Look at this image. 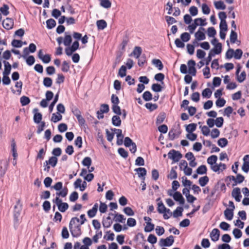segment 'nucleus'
Returning a JSON list of instances; mask_svg holds the SVG:
<instances>
[{
    "instance_id": "nucleus-42",
    "label": "nucleus",
    "mask_w": 249,
    "mask_h": 249,
    "mask_svg": "<svg viewBox=\"0 0 249 249\" xmlns=\"http://www.w3.org/2000/svg\"><path fill=\"white\" fill-rule=\"evenodd\" d=\"M47 27L48 29H52L55 27L56 25L55 21L52 18L49 19L47 20Z\"/></svg>"
},
{
    "instance_id": "nucleus-31",
    "label": "nucleus",
    "mask_w": 249,
    "mask_h": 249,
    "mask_svg": "<svg viewBox=\"0 0 249 249\" xmlns=\"http://www.w3.org/2000/svg\"><path fill=\"white\" fill-rule=\"evenodd\" d=\"M197 124H190L186 126V131L187 133H192L196 130Z\"/></svg>"
},
{
    "instance_id": "nucleus-51",
    "label": "nucleus",
    "mask_w": 249,
    "mask_h": 249,
    "mask_svg": "<svg viewBox=\"0 0 249 249\" xmlns=\"http://www.w3.org/2000/svg\"><path fill=\"white\" fill-rule=\"evenodd\" d=\"M177 177V174L174 168H172L168 175V178L171 179L176 178Z\"/></svg>"
},
{
    "instance_id": "nucleus-1",
    "label": "nucleus",
    "mask_w": 249,
    "mask_h": 249,
    "mask_svg": "<svg viewBox=\"0 0 249 249\" xmlns=\"http://www.w3.org/2000/svg\"><path fill=\"white\" fill-rule=\"evenodd\" d=\"M206 24L207 22L205 18H196L194 19V22L192 24H190L188 26V30L190 33L193 34L197 26H200L202 27Z\"/></svg>"
},
{
    "instance_id": "nucleus-18",
    "label": "nucleus",
    "mask_w": 249,
    "mask_h": 249,
    "mask_svg": "<svg viewBox=\"0 0 249 249\" xmlns=\"http://www.w3.org/2000/svg\"><path fill=\"white\" fill-rule=\"evenodd\" d=\"M11 148L12 153V155L14 157V160H16L18 157V153L17 150L16 142L14 139H12L11 141Z\"/></svg>"
},
{
    "instance_id": "nucleus-24",
    "label": "nucleus",
    "mask_w": 249,
    "mask_h": 249,
    "mask_svg": "<svg viewBox=\"0 0 249 249\" xmlns=\"http://www.w3.org/2000/svg\"><path fill=\"white\" fill-rule=\"evenodd\" d=\"M37 109H34V112L35 113L34 116V120L35 123L38 124L40 122L42 119V115L40 113L37 112Z\"/></svg>"
},
{
    "instance_id": "nucleus-49",
    "label": "nucleus",
    "mask_w": 249,
    "mask_h": 249,
    "mask_svg": "<svg viewBox=\"0 0 249 249\" xmlns=\"http://www.w3.org/2000/svg\"><path fill=\"white\" fill-rule=\"evenodd\" d=\"M243 52L241 49H238L234 51L233 57L236 59H240L242 55Z\"/></svg>"
},
{
    "instance_id": "nucleus-60",
    "label": "nucleus",
    "mask_w": 249,
    "mask_h": 249,
    "mask_svg": "<svg viewBox=\"0 0 249 249\" xmlns=\"http://www.w3.org/2000/svg\"><path fill=\"white\" fill-rule=\"evenodd\" d=\"M82 242L84 244L83 245L87 246L88 247H89L92 245V241L91 239L89 237H85L83 240Z\"/></svg>"
},
{
    "instance_id": "nucleus-20",
    "label": "nucleus",
    "mask_w": 249,
    "mask_h": 249,
    "mask_svg": "<svg viewBox=\"0 0 249 249\" xmlns=\"http://www.w3.org/2000/svg\"><path fill=\"white\" fill-rule=\"evenodd\" d=\"M244 163L242 165V170L246 173L249 171V155H246L243 159Z\"/></svg>"
},
{
    "instance_id": "nucleus-19",
    "label": "nucleus",
    "mask_w": 249,
    "mask_h": 249,
    "mask_svg": "<svg viewBox=\"0 0 249 249\" xmlns=\"http://www.w3.org/2000/svg\"><path fill=\"white\" fill-rule=\"evenodd\" d=\"M230 41L232 43H237L238 45L240 44V41L237 39V34L233 30H231L230 36Z\"/></svg>"
},
{
    "instance_id": "nucleus-62",
    "label": "nucleus",
    "mask_w": 249,
    "mask_h": 249,
    "mask_svg": "<svg viewBox=\"0 0 249 249\" xmlns=\"http://www.w3.org/2000/svg\"><path fill=\"white\" fill-rule=\"evenodd\" d=\"M189 12L192 16H195L198 14V9L196 7L193 6L189 8Z\"/></svg>"
},
{
    "instance_id": "nucleus-30",
    "label": "nucleus",
    "mask_w": 249,
    "mask_h": 249,
    "mask_svg": "<svg viewBox=\"0 0 249 249\" xmlns=\"http://www.w3.org/2000/svg\"><path fill=\"white\" fill-rule=\"evenodd\" d=\"M62 119V116L61 114L58 112L56 113H53L51 118V121L53 123H56Z\"/></svg>"
},
{
    "instance_id": "nucleus-59",
    "label": "nucleus",
    "mask_w": 249,
    "mask_h": 249,
    "mask_svg": "<svg viewBox=\"0 0 249 249\" xmlns=\"http://www.w3.org/2000/svg\"><path fill=\"white\" fill-rule=\"evenodd\" d=\"M124 212L127 215L133 216L134 214V212L132 209L129 207H125L124 209Z\"/></svg>"
},
{
    "instance_id": "nucleus-36",
    "label": "nucleus",
    "mask_w": 249,
    "mask_h": 249,
    "mask_svg": "<svg viewBox=\"0 0 249 249\" xmlns=\"http://www.w3.org/2000/svg\"><path fill=\"white\" fill-rule=\"evenodd\" d=\"M98 28L100 30H103L107 27V23L104 20H99L96 22Z\"/></svg>"
},
{
    "instance_id": "nucleus-15",
    "label": "nucleus",
    "mask_w": 249,
    "mask_h": 249,
    "mask_svg": "<svg viewBox=\"0 0 249 249\" xmlns=\"http://www.w3.org/2000/svg\"><path fill=\"white\" fill-rule=\"evenodd\" d=\"M188 72L193 76H195L196 74V70L195 67L196 65V62L193 60H190L188 62Z\"/></svg>"
},
{
    "instance_id": "nucleus-17",
    "label": "nucleus",
    "mask_w": 249,
    "mask_h": 249,
    "mask_svg": "<svg viewBox=\"0 0 249 249\" xmlns=\"http://www.w3.org/2000/svg\"><path fill=\"white\" fill-rule=\"evenodd\" d=\"M71 232L74 237H78L81 234L80 225L70 227Z\"/></svg>"
},
{
    "instance_id": "nucleus-41",
    "label": "nucleus",
    "mask_w": 249,
    "mask_h": 249,
    "mask_svg": "<svg viewBox=\"0 0 249 249\" xmlns=\"http://www.w3.org/2000/svg\"><path fill=\"white\" fill-rule=\"evenodd\" d=\"M228 140L225 138H220L217 142L218 145L221 147H224L228 144Z\"/></svg>"
},
{
    "instance_id": "nucleus-4",
    "label": "nucleus",
    "mask_w": 249,
    "mask_h": 249,
    "mask_svg": "<svg viewBox=\"0 0 249 249\" xmlns=\"http://www.w3.org/2000/svg\"><path fill=\"white\" fill-rule=\"evenodd\" d=\"M244 179V177L243 176L238 175L237 176L236 178H235L234 176L228 177L226 179V181L227 182V185L231 184L233 187L236 185L238 183H242Z\"/></svg>"
},
{
    "instance_id": "nucleus-9",
    "label": "nucleus",
    "mask_w": 249,
    "mask_h": 249,
    "mask_svg": "<svg viewBox=\"0 0 249 249\" xmlns=\"http://www.w3.org/2000/svg\"><path fill=\"white\" fill-rule=\"evenodd\" d=\"M174 241V237L171 235L166 239H161L159 242V245L160 247L170 246L173 244Z\"/></svg>"
},
{
    "instance_id": "nucleus-2",
    "label": "nucleus",
    "mask_w": 249,
    "mask_h": 249,
    "mask_svg": "<svg viewBox=\"0 0 249 249\" xmlns=\"http://www.w3.org/2000/svg\"><path fill=\"white\" fill-rule=\"evenodd\" d=\"M158 212L160 213L163 214L164 219H168L172 215V213L170 209L166 208L162 201H160L158 203Z\"/></svg>"
},
{
    "instance_id": "nucleus-61",
    "label": "nucleus",
    "mask_w": 249,
    "mask_h": 249,
    "mask_svg": "<svg viewBox=\"0 0 249 249\" xmlns=\"http://www.w3.org/2000/svg\"><path fill=\"white\" fill-rule=\"evenodd\" d=\"M202 11L204 14L208 15L210 12V9L206 3H203L202 4Z\"/></svg>"
},
{
    "instance_id": "nucleus-28",
    "label": "nucleus",
    "mask_w": 249,
    "mask_h": 249,
    "mask_svg": "<svg viewBox=\"0 0 249 249\" xmlns=\"http://www.w3.org/2000/svg\"><path fill=\"white\" fill-rule=\"evenodd\" d=\"M183 209L181 207H178L177 209L172 213V215L174 217L177 218L181 216L182 215Z\"/></svg>"
},
{
    "instance_id": "nucleus-21",
    "label": "nucleus",
    "mask_w": 249,
    "mask_h": 249,
    "mask_svg": "<svg viewBox=\"0 0 249 249\" xmlns=\"http://www.w3.org/2000/svg\"><path fill=\"white\" fill-rule=\"evenodd\" d=\"M98 204L95 203L93 208L88 211L87 213L89 217L92 218L95 216L98 210Z\"/></svg>"
},
{
    "instance_id": "nucleus-23",
    "label": "nucleus",
    "mask_w": 249,
    "mask_h": 249,
    "mask_svg": "<svg viewBox=\"0 0 249 249\" xmlns=\"http://www.w3.org/2000/svg\"><path fill=\"white\" fill-rule=\"evenodd\" d=\"M233 211L232 210H231L230 209H226L224 212V216L225 218L228 220H231L233 216Z\"/></svg>"
},
{
    "instance_id": "nucleus-44",
    "label": "nucleus",
    "mask_w": 249,
    "mask_h": 249,
    "mask_svg": "<svg viewBox=\"0 0 249 249\" xmlns=\"http://www.w3.org/2000/svg\"><path fill=\"white\" fill-rule=\"evenodd\" d=\"M71 41V36L70 35H66L63 40V43L65 46H69Z\"/></svg>"
},
{
    "instance_id": "nucleus-57",
    "label": "nucleus",
    "mask_w": 249,
    "mask_h": 249,
    "mask_svg": "<svg viewBox=\"0 0 249 249\" xmlns=\"http://www.w3.org/2000/svg\"><path fill=\"white\" fill-rule=\"evenodd\" d=\"M82 164L85 166L89 167L91 164V159L89 157H86L82 161Z\"/></svg>"
},
{
    "instance_id": "nucleus-22",
    "label": "nucleus",
    "mask_w": 249,
    "mask_h": 249,
    "mask_svg": "<svg viewBox=\"0 0 249 249\" xmlns=\"http://www.w3.org/2000/svg\"><path fill=\"white\" fill-rule=\"evenodd\" d=\"M142 52V49L140 47H135L132 52L130 54V56H134L136 58H139Z\"/></svg>"
},
{
    "instance_id": "nucleus-43",
    "label": "nucleus",
    "mask_w": 249,
    "mask_h": 249,
    "mask_svg": "<svg viewBox=\"0 0 249 249\" xmlns=\"http://www.w3.org/2000/svg\"><path fill=\"white\" fill-rule=\"evenodd\" d=\"M199 128H200L202 134L205 136H208L210 132V129L206 125L202 126L200 125Z\"/></svg>"
},
{
    "instance_id": "nucleus-45",
    "label": "nucleus",
    "mask_w": 249,
    "mask_h": 249,
    "mask_svg": "<svg viewBox=\"0 0 249 249\" xmlns=\"http://www.w3.org/2000/svg\"><path fill=\"white\" fill-rule=\"evenodd\" d=\"M212 92L209 88H206L204 89L202 92V95L204 97L210 98L212 95Z\"/></svg>"
},
{
    "instance_id": "nucleus-37",
    "label": "nucleus",
    "mask_w": 249,
    "mask_h": 249,
    "mask_svg": "<svg viewBox=\"0 0 249 249\" xmlns=\"http://www.w3.org/2000/svg\"><path fill=\"white\" fill-rule=\"evenodd\" d=\"M190 35L187 32H184L180 35V39L184 42L188 41L190 39Z\"/></svg>"
},
{
    "instance_id": "nucleus-8",
    "label": "nucleus",
    "mask_w": 249,
    "mask_h": 249,
    "mask_svg": "<svg viewBox=\"0 0 249 249\" xmlns=\"http://www.w3.org/2000/svg\"><path fill=\"white\" fill-rule=\"evenodd\" d=\"M168 158L172 159L174 162L178 161L181 158L182 155L178 151L171 150L168 154Z\"/></svg>"
},
{
    "instance_id": "nucleus-47",
    "label": "nucleus",
    "mask_w": 249,
    "mask_h": 249,
    "mask_svg": "<svg viewBox=\"0 0 249 249\" xmlns=\"http://www.w3.org/2000/svg\"><path fill=\"white\" fill-rule=\"evenodd\" d=\"M47 162L52 166L54 167L57 162V159L56 157H52L47 161Z\"/></svg>"
},
{
    "instance_id": "nucleus-63",
    "label": "nucleus",
    "mask_w": 249,
    "mask_h": 249,
    "mask_svg": "<svg viewBox=\"0 0 249 249\" xmlns=\"http://www.w3.org/2000/svg\"><path fill=\"white\" fill-rule=\"evenodd\" d=\"M126 68L124 66H122L119 70V75L123 77L126 75Z\"/></svg>"
},
{
    "instance_id": "nucleus-33",
    "label": "nucleus",
    "mask_w": 249,
    "mask_h": 249,
    "mask_svg": "<svg viewBox=\"0 0 249 249\" xmlns=\"http://www.w3.org/2000/svg\"><path fill=\"white\" fill-rule=\"evenodd\" d=\"M152 63L154 65L158 67L159 70H161L163 69V66L161 61L160 60L154 59L152 60Z\"/></svg>"
},
{
    "instance_id": "nucleus-39",
    "label": "nucleus",
    "mask_w": 249,
    "mask_h": 249,
    "mask_svg": "<svg viewBox=\"0 0 249 249\" xmlns=\"http://www.w3.org/2000/svg\"><path fill=\"white\" fill-rule=\"evenodd\" d=\"M80 223V219L77 217H73L70 222L69 225V227H74L78 225H80L79 223Z\"/></svg>"
},
{
    "instance_id": "nucleus-35",
    "label": "nucleus",
    "mask_w": 249,
    "mask_h": 249,
    "mask_svg": "<svg viewBox=\"0 0 249 249\" xmlns=\"http://www.w3.org/2000/svg\"><path fill=\"white\" fill-rule=\"evenodd\" d=\"M0 11L1 15L6 16L9 14V6L6 4H4L2 7L0 8Z\"/></svg>"
},
{
    "instance_id": "nucleus-10",
    "label": "nucleus",
    "mask_w": 249,
    "mask_h": 249,
    "mask_svg": "<svg viewBox=\"0 0 249 249\" xmlns=\"http://www.w3.org/2000/svg\"><path fill=\"white\" fill-rule=\"evenodd\" d=\"M21 209V205L20 204L19 201L17 202V203H16L14 207V219L16 222H18V217L20 214Z\"/></svg>"
},
{
    "instance_id": "nucleus-46",
    "label": "nucleus",
    "mask_w": 249,
    "mask_h": 249,
    "mask_svg": "<svg viewBox=\"0 0 249 249\" xmlns=\"http://www.w3.org/2000/svg\"><path fill=\"white\" fill-rule=\"evenodd\" d=\"M237 75V80L239 83L243 82L245 79H246V73L245 71H242L240 74H238Z\"/></svg>"
},
{
    "instance_id": "nucleus-27",
    "label": "nucleus",
    "mask_w": 249,
    "mask_h": 249,
    "mask_svg": "<svg viewBox=\"0 0 249 249\" xmlns=\"http://www.w3.org/2000/svg\"><path fill=\"white\" fill-rule=\"evenodd\" d=\"M217 160V157L215 155H212L207 159V162L210 165L211 169L212 168V167L216 163Z\"/></svg>"
},
{
    "instance_id": "nucleus-14",
    "label": "nucleus",
    "mask_w": 249,
    "mask_h": 249,
    "mask_svg": "<svg viewBox=\"0 0 249 249\" xmlns=\"http://www.w3.org/2000/svg\"><path fill=\"white\" fill-rule=\"evenodd\" d=\"M170 196H172L174 199L179 202L180 205L184 204L185 200L180 193L176 192L173 195L171 194H169Z\"/></svg>"
},
{
    "instance_id": "nucleus-40",
    "label": "nucleus",
    "mask_w": 249,
    "mask_h": 249,
    "mask_svg": "<svg viewBox=\"0 0 249 249\" xmlns=\"http://www.w3.org/2000/svg\"><path fill=\"white\" fill-rule=\"evenodd\" d=\"M68 190L66 187L61 189L59 192L56 193L57 196V197L61 196L62 197H65L68 194Z\"/></svg>"
},
{
    "instance_id": "nucleus-53",
    "label": "nucleus",
    "mask_w": 249,
    "mask_h": 249,
    "mask_svg": "<svg viewBox=\"0 0 249 249\" xmlns=\"http://www.w3.org/2000/svg\"><path fill=\"white\" fill-rule=\"evenodd\" d=\"M142 97L143 99L146 101H150L152 99V95L151 93L148 91L143 93Z\"/></svg>"
},
{
    "instance_id": "nucleus-7",
    "label": "nucleus",
    "mask_w": 249,
    "mask_h": 249,
    "mask_svg": "<svg viewBox=\"0 0 249 249\" xmlns=\"http://www.w3.org/2000/svg\"><path fill=\"white\" fill-rule=\"evenodd\" d=\"M53 202L56 204L58 210L61 212H65L69 207L68 204L67 203L62 202L59 197H56L55 200H53Z\"/></svg>"
},
{
    "instance_id": "nucleus-3",
    "label": "nucleus",
    "mask_w": 249,
    "mask_h": 249,
    "mask_svg": "<svg viewBox=\"0 0 249 249\" xmlns=\"http://www.w3.org/2000/svg\"><path fill=\"white\" fill-rule=\"evenodd\" d=\"M211 42L213 46V48L211 49L209 52L214 55L220 54L222 50V44L219 43L218 40L215 38L212 39Z\"/></svg>"
},
{
    "instance_id": "nucleus-34",
    "label": "nucleus",
    "mask_w": 249,
    "mask_h": 249,
    "mask_svg": "<svg viewBox=\"0 0 249 249\" xmlns=\"http://www.w3.org/2000/svg\"><path fill=\"white\" fill-rule=\"evenodd\" d=\"M207 35L210 37H214L216 35V32L214 27H211L207 29Z\"/></svg>"
},
{
    "instance_id": "nucleus-29",
    "label": "nucleus",
    "mask_w": 249,
    "mask_h": 249,
    "mask_svg": "<svg viewBox=\"0 0 249 249\" xmlns=\"http://www.w3.org/2000/svg\"><path fill=\"white\" fill-rule=\"evenodd\" d=\"M4 70L3 72V75H8L11 71V66L10 63L7 61H4Z\"/></svg>"
},
{
    "instance_id": "nucleus-32",
    "label": "nucleus",
    "mask_w": 249,
    "mask_h": 249,
    "mask_svg": "<svg viewBox=\"0 0 249 249\" xmlns=\"http://www.w3.org/2000/svg\"><path fill=\"white\" fill-rule=\"evenodd\" d=\"M112 122L114 125L119 126L121 124V120L119 116H113L112 118Z\"/></svg>"
},
{
    "instance_id": "nucleus-64",
    "label": "nucleus",
    "mask_w": 249,
    "mask_h": 249,
    "mask_svg": "<svg viewBox=\"0 0 249 249\" xmlns=\"http://www.w3.org/2000/svg\"><path fill=\"white\" fill-rule=\"evenodd\" d=\"M232 233L236 238H240L242 235L241 231L238 229H234L233 230Z\"/></svg>"
},
{
    "instance_id": "nucleus-11",
    "label": "nucleus",
    "mask_w": 249,
    "mask_h": 249,
    "mask_svg": "<svg viewBox=\"0 0 249 249\" xmlns=\"http://www.w3.org/2000/svg\"><path fill=\"white\" fill-rule=\"evenodd\" d=\"M226 168V165L220 162L219 163H216L212 167L211 169L214 172L220 173L225 170Z\"/></svg>"
},
{
    "instance_id": "nucleus-12",
    "label": "nucleus",
    "mask_w": 249,
    "mask_h": 249,
    "mask_svg": "<svg viewBox=\"0 0 249 249\" xmlns=\"http://www.w3.org/2000/svg\"><path fill=\"white\" fill-rule=\"evenodd\" d=\"M2 26L6 30L11 29L14 26V20L11 18H7L2 21Z\"/></svg>"
},
{
    "instance_id": "nucleus-50",
    "label": "nucleus",
    "mask_w": 249,
    "mask_h": 249,
    "mask_svg": "<svg viewBox=\"0 0 249 249\" xmlns=\"http://www.w3.org/2000/svg\"><path fill=\"white\" fill-rule=\"evenodd\" d=\"M220 131L218 129L214 128L211 132V136L212 138L215 139L219 137Z\"/></svg>"
},
{
    "instance_id": "nucleus-48",
    "label": "nucleus",
    "mask_w": 249,
    "mask_h": 249,
    "mask_svg": "<svg viewBox=\"0 0 249 249\" xmlns=\"http://www.w3.org/2000/svg\"><path fill=\"white\" fill-rule=\"evenodd\" d=\"M43 85L46 87H50L53 83L52 79L50 77H45L43 79Z\"/></svg>"
},
{
    "instance_id": "nucleus-26",
    "label": "nucleus",
    "mask_w": 249,
    "mask_h": 249,
    "mask_svg": "<svg viewBox=\"0 0 249 249\" xmlns=\"http://www.w3.org/2000/svg\"><path fill=\"white\" fill-rule=\"evenodd\" d=\"M214 5L215 8L218 10H224L226 7L224 2L221 0L214 1Z\"/></svg>"
},
{
    "instance_id": "nucleus-38",
    "label": "nucleus",
    "mask_w": 249,
    "mask_h": 249,
    "mask_svg": "<svg viewBox=\"0 0 249 249\" xmlns=\"http://www.w3.org/2000/svg\"><path fill=\"white\" fill-rule=\"evenodd\" d=\"M209 181V178L207 176H204L199 178L198 182L200 186H205Z\"/></svg>"
},
{
    "instance_id": "nucleus-5",
    "label": "nucleus",
    "mask_w": 249,
    "mask_h": 249,
    "mask_svg": "<svg viewBox=\"0 0 249 249\" xmlns=\"http://www.w3.org/2000/svg\"><path fill=\"white\" fill-rule=\"evenodd\" d=\"M205 29L203 27H200L198 30L195 33L194 43H197V42L204 40L206 39V35L204 33Z\"/></svg>"
},
{
    "instance_id": "nucleus-13",
    "label": "nucleus",
    "mask_w": 249,
    "mask_h": 249,
    "mask_svg": "<svg viewBox=\"0 0 249 249\" xmlns=\"http://www.w3.org/2000/svg\"><path fill=\"white\" fill-rule=\"evenodd\" d=\"M231 196L236 201L240 202L242 198L240 189L237 187L234 188L232 191Z\"/></svg>"
},
{
    "instance_id": "nucleus-6",
    "label": "nucleus",
    "mask_w": 249,
    "mask_h": 249,
    "mask_svg": "<svg viewBox=\"0 0 249 249\" xmlns=\"http://www.w3.org/2000/svg\"><path fill=\"white\" fill-rule=\"evenodd\" d=\"M180 170H182L186 176H190L192 173V169L188 166V163L185 160H181L179 164Z\"/></svg>"
},
{
    "instance_id": "nucleus-58",
    "label": "nucleus",
    "mask_w": 249,
    "mask_h": 249,
    "mask_svg": "<svg viewBox=\"0 0 249 249\" xmlns=\"http://www.w3.org/2000/svg\"><path fill=\"white\" fill-rule=\"evenodd\" d=\"M186 138L191 141H195L197 138V135L196 134L192 133H187L186 136Z\"/></svg>"
},
{
    "instance_id": "nucleus-54",
    "label": "nucleus",
    "mask_w": 249,
    "mask_h": 249,
    "mask_svg": "<svg viewBox=\"0 0 249 249\" xmlns=\"http://www.w3.org/2000/svg\"><path fill=\"white\" fill-rule=\"evenodd\" d=\"M224 119L222 117L217 118L214 120L215 125L218 127H221L223 124Z\"/></svg>"
},
{
    "instance_id": "nucleus-25",
    "label": "nucleus",
    "mask_w": 249,
    "mask_h": 249,
    "mask_svg": "<svg viewBox=\"0 0 249 249\" xmlns=\"http://www.w3.org/2000/svg\"><path fill=\"white\" fill-rule=\"evenodd\" d=\"M135 171L137 172L139 177H140V178L142 177V179L144 180V178H145L144 176L146 174V169L144 168L140 167V168L135 169Z\"/></svg>"
},
{
    "instance_id": "nucleus-56",
    "label": "nucleus",
    "mask_w": 249,
    "mask_h": 249,
    "mask_svg": "<svg viewBox=\"0 0 249 249\" xmlns=\"http://www.w3.org/2000/svg\"><path fill=\"white\" fill-rule=\"evenodd\" d=\"M207 168L205 165H201L198 167L196 172L198 174H204L206 173Z\"/></svg>"
},
{
    "instance_id": "nucleus-16",
    "label": "nucleus",
    "mask_w": 249,
    "mask_h": 249,
    "mask_svg": "<svg viewBox=\"0 0 249 249\" xmlns=\"http://www.w3.org/2000/svg\"><path fill=\"white\" fill-rule=\"evenodd\" d=\"M212 241L216 242L218 240L220 236V231L217 229H213L210 234Z\"/></svg>"
},
{
    "instance_id": "nucleus-52",
    "label": "nucleus",
    "mask_w": 249,
    "mask_h": 249,
    "mask_svg": "<svg viewBox=\"0 0 249 249\" xmlns=\"http://www.w3.org/2000/svg\"><path fill=\"white\" fill-rule=\"evenodd\" d=\"M20 101L22 106H23L28 105L30 102V99L28 97L25 96H22L20 98Z\"/></svg>"
},
{
    "instance_id": "nucleus-55",
    "label": "nucleus",
    "mask_w": 249,
    "mask_h": 249,
    "mask_svg": "<svg viewBox=\"0 0 249 249\" xmlns=\"http://www.w3.org/2000/svg\"><path fill=\"white\" fill-rule=\"evenodd\" d=\"M70 70L69 64L66 61L63 62L61 70L63 72H68Z\"/></svg>"
}]
</instances>
